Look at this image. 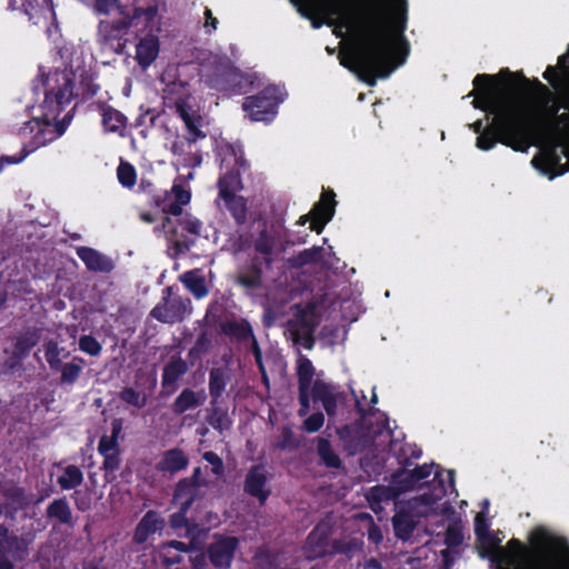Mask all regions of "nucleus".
Segmentation results:
<instances>
[{
	"instance_id": "10",
	"label": "nucleus",
	"mask_w": 569,
	"mask_h": 569,
	"mask_svg": "<svg viewBox=\"0 0 569 569\" xmlns=\"http://www.w3.org/2000/svg\"><path fill=\"white\" fill-rule=\"evenodd\" d=\"M499 569H525L526 553L518 541H510L508 549H500L496 555Z\"/></svg>"
},
{
	"instance_id": "16",
	"label": "nucleus",
	"mask_w": 569,
	"mask_h": 569,
	"mask_svg": "<svg viewBox=\"0 0 569 569\" xmlns=\"http://www.w3.org/2000/svg\"><path fill=\"white\" fill-rule=\"evenodd\" d=\"M164 527V520L156 512L149 511L140 520L136 528L134 540L139 543L144 542L150 535L161 531Z\"/></svg>"
},
{
	"instance_id": "29",
	"label": "nucleus",
	"mask_w": 569,
	"mask_h": 569,
	"mask_svg": "<svg viewBox=\"0 0 569 569\" xmlns=\"http://www.w3.org/2000/svg\"><path fill=\"white\" fill-rule=\"evenodd\" d=\"M177 111L184 121L193 138L199 137L201 134L199 131V118L194 114V112L183 103L177 104Z\"/></svg>"
},
{
	"instance_id": "42",
	"label": "nucleus",
	"mask_w": 569,
	"mask_h": 569,
	"mask_svg": "<svg viewBox=\"0 0 569 569\" xmlns=\"http://www.w3.org/2000/svg\"><path fill=\"white\" fill-rule=\"evenodd\" d=\"M323 422L325 417L322 413H313L303 421V428L308 432H316L323 426Z\"/></svg>"
},
{
	"instance_id": "41",
	"label": "nucleus",
	"mask_w": 569,
	"mask_h": 569,
	"mask_svg": "<svg viewBox=\"0 0 569 569\" xmlns=\"http://www.w3.org/2000/svg\"><path fill=\"white\" fill-rule=\"evenodd\" d=\"M209 387H210V393L213 397L219 396L220 392L223 390L224 379H223V375L220 370L217 369V370L211 371Z\"/></svg>"
},
{
	"instance_id": "4",
	"label": "nucleus",
	"mask_w": 569,
	"mask_h": 569,
	"mask_svg": "<svg viewBox=\"0 0 569 569\" xmlns=\"http://www.w3.org/2000/svg\"><path fill=\"white\" fill-rule=\"evenodd\" d=\"M432 472V468L429 466L419 467L412 471H402L396 475L388 487H377L372 489V496L380 500L393 499L400 493L412 489L421 488L420 481L428 478Z\"/></svg>"
},
{
	"instance_id": "28",
	"label": "nucleus",
	"mask_w": 569,
	"mask_h": 569,
	"mask_svg": "<svg viewBox=\"0 0 569 569\" xmlns=\"http://www.w3.org/2000/svg\"><path fill=\"white\" fill-rule=\"evenodd\" d=\"M83 475L76 466H68L58 478V483L64 490L72 489L82 482Z\"/></svg>"
},
{
	"instance_id": "30",
	"label": "nucleus",
	"mask_w": 569,
	"mask_h": 569,
	"mask_svg": "<svg viewBox=\"0 0 569 569\" xmlns=\"http://www.w3.org/2000/svg\"><path fill=\"white\" fill-rule=\"evenodd\" d=\"M242 188L238 173H228L219 180L220 197L234 194Z\"/></svg>"
},
{
	"instance_id": "24",
	"label": "nucleus",
	"mask_w": 569,
	"mask_h": 569,
	"mask_svg": "<svg viewBox=\"0 0 569 569\" xmlns=\"http://www.w3.org/2000/svg\"><path fill=\"white\" fill-rule=\"evenodd\" d=\"M180 280L196 298H203L208 293L203 276L199 270L184 272Z\"/></svg>"
},
{
	"instance_id": "37",
	"label": "nucleus",
	"mask_w": 569,
	"mask_h": 569,
	"mask_svg": "<svg viewBox=\"0 0 569 569\" xmlns=\"http://www.w3.org/2000/svg\"><path fill=\"white\" fill-rule=\"evenodd\" d=\"M318 452L327 466H329V467H338L339 466L340 460H339L338 456L332 451V449L327 440H323V439L319 440Z\"/></svg>"
},
{
	"instance_id": "6",
	"label": "nucleus",
	"mask_w": 569,
	"mask_h": 569,
	"mask_svg": "<svg viewBox=\"0 0 569 569\" xmlns=\"http://www.w3.org/2000/svg\"><path fill=\"white\" fill-rule=\"evenodd\" d=\"M162 229L166 232L168 241L174 246L177 252H183L189 248L191 242L184 232L191 236L199 234L200 222L190 216L183 217L177 222L171 218H166L162 223Z\"/></svg>"
},
{
	"instance_id": "9",
	"label": "nucleus",
	"mask_w": 569,
	"mask_h": 569,
	"mask_svg": "<svg viewBox=\"0 0 569 569\" xmlns=\"http://www.w3.org/2000/svg\"><path fill=\"white\" fill-rule=\"evenodd\" d=\"M238 540L233 537H219L208 548V556L216 568L227 569L230 567Z\"/></svg>"
},
{
	"instance_id": "35",
	"label": "nucleus",
	"mask_w": 569,
	"mask_h": 569,
	"mask_svg": "<svg viewBox=\"0 0 569 569\" xmlns=\"http://www.w3.org/2000/svg\"><path fill=\"white\" fill-rule=\"evenodd\" d=\"M48 515L50 517L58 518L62 522H68L71 518V511L68 503L64 500H56L48 508Z\"/></svg>"
},
{
	"instance_id": "20",
	"label": "nucleus",
	"mask_w": 569,
	"mask_h": 569,
	"mask_svg": "<svg viewBox=\"0 0 569 569\" xmlns=\"http://www.w3.org/2000/svg\"><path fill=\"white\" fill-rule=\"evenodd\" d=\"M167 200L170 202L163 208V212L177 217L182 213V206L190 201V192L181 186L174 184L167 196Z\"/></svg>"
},
{
	"instance_id": "45",
	"label": "nucleus",
	"mask_w": 569,
	"mask_h": 569,
	"mask_svg": "<svg viewBox=\"0 0 569 569\" xmlns=\"http://www.w3.org/2000/svg\"><path fill=\"white\" fill-rule=\"evenodd\" d=\"M231 332L240 339H247L252 336V330L248 322H239L230 326Z\"/></svg>"
},
{
	"instance_id": "59",
	"label": "nucleus",
	"mask_w": 569,
	"mask_h": 569,
	"mask_svg": "<svg viewBox=\"0 0 569 569\" xmlns=\"http://www.w3.org/2000/svg\"><path fill=\"white\" fill-rule=\"evenodd\" d=\"M253 348H254V353H256L257 361L259 362L260 361V352H259V349L257 347V342L256 341H253Z\"/></svg>"
},
{
	"instance_id": "38",
	"label": "nucleus",
	"mask_w": 569,
	"mask_h": 569,
	"mask_svg": "<svg viewBox=\"0 0 569 569\" xmlns=\"http://www.w3.org/2000/svg\"><path fill=\"white\" fill-rule=\"evenodd\" d=\"M79 348L81 351L90 355L92 357H97L101 353L102 346L100 342L93 338L92 336H82L79 339Z\"/></svg>"
},
{
	"instance_id": "1",
	"label": "nucleus",
	"mask_w": 569,
	"mask_h": 569,
	"mask_svg": "<svg viewBox=\"0 0 569 569\" xmlns=\"http://www.w3.org/2000/svg\"><path fill=\"white\" fill-rule=\"evenodd\" d=\"M310 19L313 28L333 27L338 37L350 33L356 40L341 63L375 84L391 70L393 47L405 29L406 0H290Z\"/></svg>"
},
{
	"instance_id": "13",
	"label": "nucleus",
	"mask_w": 569,
	"mask_h": 569,
	"mask_svg": "<svg viewBox=\"0 0 569 569\" xmlns=\"http://www.w3.org/2000/svg\"><path fill=\"white\" fill-rule=\"evenodd\" d=\"M77 254L91 271L110 272L113 269L112 260L92 248L79 247Z\"/></svg>"
},
{
	"instance_id": "43",
	"label": "nucleus",
	"mask_w": 569,
	"mask_h": 569,
	"mask_svg": "<svg viewBox=\"0 0 569 569\" xmlns=\"http://www.w3.org/2000/svg\"><path fill=\"white\" fill-rule=\"evenodd\" d=\"M209 423L216 429L223 430L229 427V419L224 412L214 410L209 418Z\"/></svg>"
},
{
	"instance_id": "17",
	"label": "nucleus",
	"mask_w": 569,
	"mask_h": 569,
	"mask_svg": "<svg viewBox=\"0 0 569 569\" xmlns=\"http://www.w3.org/2000/svg\"><path fill=\"white\" fill-rule=\"evenodd\" d=\"M206 400L207 395L203 390L193 391L191 389H184L172 403V410L180 415L187 410L202 406Z\"/></svg>"
},
{
	"instance_id": "8",
	"label": "nucleus",
	"mask_w": 569,
	"mask_h": 569,
	"mask_svg": "<svg viewBox=\"0 0 569 569\" xmlns=\"http://www.w3.org/2000/svg\"><path fill=\"white\" fill-rule=\"evenodd\" d=\"M186 537L190 538L189 543L172 540L158 547V556L164 565L172 566L179 563L182 559L181 553L190 552L200 547L201 542L197 541L196 537L193 536V530L187 529Z\"/></svg>"
},
{
	"instance_id": "21",
	"label": "nucleus",
	"mask_w": 569,
	"mask_h": 569,
	"mask_svg": "<svg viewBox=\"0 0 569 569\" xmlns=\"http://www.w3.org/2000/svg\"><path fill=\"white\" fill-rule=\"evenodd\" d=\"M197 492L198 487L193 479L181 480L176 488L174 501L179 505L182 511H187L197 496Z\"/></svg>"
},
{
	"instance_id": "34",
	"label": "nucleus",
	"mask_w": 569,
	"mask_h": 569,
	"mask_svg": "<svg viewBox=\"0 0 569 569\" xmlns=\"http://www.w3.org/2000/svg\"><path fill=\"white\" fill-rule=\"evenodd\" d=\"M217 64L214 68L211 63H207L202 67V76L207 77L211 81H216L218 77L226 76L230 72V66L228 61H214Z\"/></svg>"
},
{
	"instance_id": "22",
	"label": "nucleus",
	"mask_w": 569,
	"mask_h": 569,
	"mask_svg": "<svg viewBox=\"0 0 569 569\" xmlns=\"http://www.w3.org/2000/svg\"><path fill=\"white\" fill-rule=\"evenodd\" d=\"M315 322L311 313H303L299 326L293 325L291 329L292 338L296 342H301L306 348L312 347L311 335Z\"/></svg>"
},
{
	"instance_id": "53",
	"label": "nucleus",
	"mask_w": 569,
	"mask_h": 569,
	"mask_svg": "<svg viewBox=\"0 0 569 569\" xmlns=\"http://www.w3.org/2000/svg\"><path fill=\"white\" fill-rule=\"evenodd\" d=\"M545 79H547L553 87H557L558 81V71L555 67H548L545 74Z\"/></svg>"
},
{
	"instance_id": "39",
	"label": "nucleus",
	"mask_w": 569,
	"mask_h": 569,
	"mask_svg": "<svg viewBox=\"0 0 569 569\" xmlns=\"http://www.w3.org/2000/svg\"><path fill=\"white\" fill-rule=\"evenodd\" d=\"M118 179L124 187H132L136 183V170L126 162H121L118 167Z\"/></svg>"
},
{
	"instance_id": "64",
	"label": "nucleus",
	"mask_w": 569,
	"mask_h": 569,
	"mask_svg": "<svg viewBox=\"0 0 569 569\" xmlns=\"http://www.w3.org/2000/svg\"><path fill=\"white\" fill-rule=\"evenodd\" d=\"M565 59H566V57H565V56H563V57H561V58L559 59V63H560V64H562V62H563V60H565Z\"/></svg>"
},
{
	"instance_id": "23",
	"label": "nucleus",
	"mask_w": 569,
	"mask_h": 569,
	"mask_svg": "<svg viewBox=\"0 0 569 569\" xmlns=\"http://www.w3.org/2000/svg\"><path fill=\"white\" fill-rule=\"evenodd\" d=\"M312 391L313 397L322 402L326 412L333 416L337 408V396L332 388L322 381H316Z\"/></svg>"
},
{
	"instance_id": "61",
	"label": "nucleus",
	"mask_w": 569,
	"mask_h": 569,
	"mask_svg": "<svg viewBox=\"0 0 569 569\" xmlns=\"http://www.w3.org/2000/svg\"><path fill=\"white\" fill-rule=\"evenodd\" d=\"M475 127H476V131H478V130L481 128V122H480V121H478V122L475 124Z\"/></svg>"
},
{
	"instance_id": "25",
	"label": "nucleus",
	"mask_w": 569,
	"mask_h": 569,
	"mask_svg": "<svg viewBox=\"0 0 569 569\" xmlns=\"http://www.w3.org/2000/svg\"><path fill=\"white\" fill-rule=\"evenodd\" d=\"M413 517L416 516L410 512V509L408 511L401 510L393 517V528L399 538L406 539L412 532L415 528Z\"/></svg>"
},
{
	"instance_id": "12",
	"label": "nucleus",
	"mask_w": 569,
	"mask_h": 569,
	"mask_svg": "<svg viewBox=\"0 0 569 569\" xmlns=\"http://www.w3.org/2000/svg\"><path fill=\"white\" fill-rule=\"evenodd\" d=\"M244 490L252 497L258 498L261 503L266 501L270 495V489L267 486L266 471L261 467H254L249 471L244 482Z\"/></svg>"
},
{
	"instance_id": "7",
	"label": "nucleus",
	"mask_w": 569,
	"mask_h": 569,
	"mask_svg": "<svg viewBox=\"0 0 569 569\" xmlns=\"http://www.w3.org/2000/svg\"><path fill=\"white\" fill-rule=\"evenodd\" d=\"M279 102L278 90L267 88L261 93L247 98L243 108L252 120L263 121L274 113Z\"/></svg>"
},
{
	"instance_id": "56",
	"label": "nucleus",
	"mask_w": 569,
	"mask_h": 569,
	"mask_svg": "<svg viewBox=\"0 0 569 569\" xmlns=\"http://www.w3.org/2000/svg\"><path fill=\"white\" fill-rule=\"evenodd\" d=\"M207 21L206 27L211 26V28L214 30L217 28V19L211 16V12L207 10Z\"/></svg>"
},
{
	"instance_id": "60",
	"label": "nucleus",
	"mask_w": 569,
	"mask_h": 569,
	"mask_svg": "<svg viewBox=\"0 0 569 569\" xmlns=\"http://www.w3.org/2000/svg\"><path fill=\"white\" fill-rule=\"evenodd\" d=\"M307 220H308V217H307V216L301 217V218H300V222H301V224H305V223L307 222Z\"/></svg>"
},
{
	"instance_id": "40",
	"label": "nucleus",
	"mask_w": 569,
	"mask_h": 569,
	"mask_svg": "<svg viewBox=\"0 0 569 569\" xmlns=\"http://www.w3.org/2000/svg\"><path fill=\"white\" fill-rule=\"evenodd\" d=\"M121 399L137 408H142L147 402L143 395H140L131 388L124 389L121 392Z\"/></svg>"
},
{
	"instance_id": "11",
	"label": "nucleus",
	"mask_w": 569,
	"mask_h": 569,
	"mask_svg": "<svg viewBox=\"0 0 569 569\" xmlns=\"http://www.w3.org/2000/svg\"><path fill=\"white\" fill-rule=\"evenodd\" d=\"M443 490L441 488L426 491L409 501L410 512L416 517H425L437 510L438 501L441 499Z\"/></svg>"
},
{
	"instance_id": "31",
	"label": "nucleus",
	"mask_w": 569,
	"mask_h": 569,
	"mask_svg": "<svg viewBox=\"0 0 569 569\" xmlns=\"http://www.w3.org/2000/svg\"><path fill=\"white\" fill-rule=\"evenodd\" d=\"M221 198L224 200L226 206L232 212V214L237 219V221L242 222L246 218V212H247V206H246L244 199L237 194H231L229 197H221Z\"/></svg>"
},
{
	"instance_id": "44",
	"label": "nucleus",
	"mask_w": 569,
	"mask_h": 569,
	"mask_svg": "<svg viewBox=\"0 0 569 569\" xmlns=\"http://www.w3.org/2000/svg\"><path fill=\"white\" fill-rule=\"evenodd\" d=\"M184 372V366L180 362L170 363L163 373L164 381H173Z\"/></svg>"
},
{
	"instance_id": "33",
	"label": "nucleus",
	"mask_w": 569,
	"mask_h": 569,
	"mask_svg": "<svg viewBox=\"0 0 569 569\" xmlns=\"http://www.w3.org/2000/svg\"><path fill=\"white\" fill-rule=\"evenodd\" d=\"M46 359L52 369H59L62 365L63 348H60L57 342L49 341L46 343Z\"/></svg>"
},
{
	"instance_id": "63",
	"label": "nucleus",
	"mask_w": 569,
	"mask_h": 569,
	"mask_svg": "<svg viewBox=\"0 0 569 569\" xmlns=\"http://www.w3.org/2000/svg\"><path fill=\"white\" fill-rule=\"evenodd\" d=\"M208 429L207 428H203L201 431H200V435L204 436L207 433Z\"/></svg>"
},
{
	"instance_id": "2",
	"label": "nucleus",
	"mask_w": 569,
	"mask_h": 569,
	"mask_svg": "<svg viewBox=\"0 0 569 569\" xmlns=\"http://www.w3.org/2000/svg\"><path fill=\"white\" fill-rule=\"evenodd\" d=\"M491 78L479 74L473 84L480 91L473 106L493 116L495 137L481 134L477 147L489 150L497 140L516 150H526L533 129V116L530 108L515 94L489 83Z\"/></svg>"
},
{
	"instance_id": "47",
	"label": "nucleus",
	"mask_w": 569,
	"mask_h": 569,
	"mask_svg": "<svg viewBox=\"0 0 569 569\" xmlns=\"http://www.w3.org/2000/svg\"><path fill=\"white\" fill-rule=\"evenodd\" d=\"M102 456L104 457L103 467L107 470L113 471V470L118 469L119 463H120L119 450L112 451V452L102 453Z\"/></svg>"
},
{
	"instance_id": "14",
	"label": "nucleus",
	"mask_w": 569,
	"mask_h": 569,
	"mask_svg": "<svg viewBox=\"0 0 569 569\" xmlns=\"http://www.w3.org/2000/svg\"><path fill=\"white\" fill-rule=\"evenodd\" d=\"M332 193H323L320 201L311 211V229L321 232L323 226L331 219L333 213Z\"/></svg>"
},
{
	"instance_id": "55",
	"label": "nucleus",
	"mask_w": 569,
	"mask_h": 569,
	"mask_svg": "<svg viewBox=\"0 0 569 569\" xmlns=\"http://www.w3.org/2000/svg\"><path fill=\"white\" fill-rule=\"evenodd\" d=\"M0 569H13V563L8 559V555L0 548Z\"/></svg>"
},
{
	"instance_id": "52",
	"label": "nucleus",
	"mask_w": 569,
	"mask_h": 569,
	"mask_svg": "<svg viewBox=\"0 0 569 569\" xmlns=\"http://www.w3.org/2000/svg\"><path fill=\"white\" fill-rule=\"evenodd\" d=\"M256 248L258 251L262 253H269L271 250L270 240L267 237L261 236L260 239L257 241Z\"/></svg>"
},
{
	"instance_id": "49",
	"label": "nucleus",
	"mask_w": 569,
	"mask_h": 569,
	"mask_svg": "<svg viewBox=\"0 0 569 569\" xmlns=\"http://www.w3.org/2000/svg\"><path fill=\"white\" fill-rule=\"evenodd\" d=\"M238 281L244 287L252 288L259 284V277L257 274H252L250 277L240 274L238 277Z\"/></svg>"
},
{
	"instance_id": "26",
	"label": "nucleus",
	"mask_w": 569,
	"mask_h": 569,
	"mask_svg": "<svg viewBox=\"0 0 569 569\" xmlns=\"http://www.w3.org/2000/svg\"><path fill=\"white\" fill-rule=\"evenodd\" d=\"M102 122L107 131L124 134L126 118L117 110L107 109L103 111Z\"/></svg>"
},
{
	"instance_id": "3",
	"label": "nucleus",
	"mask_w": 569,
	"mask_h": 569,
	"mask_svg": "<svg viewBox=\"0 0 569 569\" xmlns=\"http://www.w3.org/2000/svg\"><path fill=\"white\" fill-rule=\"evenodd\" d=\"M161 11H164V4L154 0L147 7L134 4L133 13L122 19L117 26L110 22H101L99 26L100 34L106 39L117 37L121 30L134 28L143 33H154L161 30Z\"/></svg>"
},
{
	"instance_id": "36",
	"label": "nucleus",
	"mask_w": 569,
	"mask_h": 569,
	"mask_svg": "<svg viewBox=\"0 0 569 569\" xmlns=\"http://www.w3.org/2000/svg\"><path fill=\"white\" fill-rule=\"evenodd\" d=\"M120 425L113 423L112 435L110 437L103 436L99 441V452L107 453L119 450L117 438L120 432Z\"/></svg>"
},
{
	"instance_id": "51",
	"label": "nucleus",
	"mask_w": 569,
	"mask_h": 569,
	"mask_svg": "<svg viewBox=\"0 0 569 569\" xmlns=\"http://www.w3.org/2000/svg\"><path fill=\"white\" fill-rule=\"evenodd\" d=\"M308 389H300V403L301 409L299 410L300 416H305L309 409Z\"/></svg>"
},
{
	"instance_id": "57",
	"label": "nucleus",
	"mask_w": 569,
	"mask_h": 569,
	"mask_svg": "<svg viewBox=\"0 0 569 569\" xmlns=\"http://www.w3.org/2000/svg\"><path fill=\"white\" fill-rule=\"evenodd\" d=\"M541 569H562L560 566H558L557 563H548L546 566H543ZM568 569H569V556H568Z\"/></svg>"
},
{
	"instance_id": "46",
	"label": "nucleus",
	"mask_w": 569,
	"mask_h": 569,
	"mask_svg": "<svg viewBox=\"0 0 569 569\" xmlns=\"http://www.w3.org/2000/svg\"><path fill=\"white\" fill-rule=\"evenodd\" d=\"M206 461H208L212 467V472L216 475H221L223 471L222 460L211 451H208L203 455Z\"/></svg>"
},
{
	"instance_id": "27",
	"label": "nucleus",
	"mask_w": 569,
	"mask_h": 569,
	"mask_svg": "<svg viewBox=\"0 0 569 569\" xmlns=\"http://www.w3.org/2000/svg\"><path fill=\"white\" fill-rule=\"evenodd\" d=\"M84 366V360L79 357H74L70 362L61 365V382L72 385L79 378Z\"/></svg>"
},
{
	"instance_id": "48",
	"label": "nucleus",
	"mask_w": 569,
	"mask_h": 569,
	"mask_svg": "<svg viewBox=\"0 0 569 569\" xmlns=\"http://www.w3.org/2000/svg\"><path fill=\"white\" fill-rule=\"evenodd\" d=\"M118 3V0H94V10L108 14Z\"/></svg>"
},
{
	"instance_id": "18",
	"label": "nucleus",
	"mask_w": 569,
	"mask_h": 569,
	"mask_svg": "<svg viewBox=\"0 0 569 569\" xmlns=\"http://www.w3.org/2000/svg\"><path fill=\"white\" fill-rule=\"evenodd\" d=\"M31 539L16 536L6 537L0 541V548L16 561L24 559Z\"/></svg>"
},
{
	"instance_id": "32",
	"label": "nucleus",
	"mask_w": 569,
	"mask_h": 569,
	"mask_svg": "<svg viewBox=\"0 0 569 569\" xmlns=\"http://www.w3.org/2000/svg\"><path fill=\"white\" fill-rule=\"evenodd\" d=\"M315 369L311 361L300 358L298 362V376L300 389H309L313 378Z\"/></svg>"
},
{
	"instance_id": "50",
	"label": "nucleus",
	"mask_w": 569,
	"mask_h": 569,
	"mask_svg": "<svg viewBox=\"0 0 569 569\" xmlns=\"http://www.w3.org/2000/svg\"><path fill=\"white\" fill-rule=\"evenodd\" d=\"M184 513H186V511H182V509L180 508L179 512L173 513L171 516L170 525L172 528H180V527L184 526V523H186Z\"/></svg>"
},
{
	"instance_id": "54",
	"label": "nucleus",
	"mask_w": 569,
	"mask_h": 569,
	"mask_svg": "<svg viewBox=\"0 0 569 569\" xmlns=\"http://www.w3.org/2000/svg\"><path fill=\"white\" fill-rule=\"evenodd\" d=\"M192 569H207L206 559L203 555H198L190 558Z\"/></svg>"
},
{
	"instance_id": "62",
	"label": "nucleus",
	"mask_w": 569,
	"mask_h": 569,
	"mask_svg": "<svg viewBox=\"0 0 569 569\" xmlns=\"http://www.w3.org/2000/svg\"><path fill=\"white\" fill-rule=\"evenodd\" d=\"M199 473H200V469L198 468L194 470L193 478H197L199 476Z\"/></svg>"
},
{
	"instance_id": "58",
	"label": "nucleus",
	"mask_w": 569,
	"mask_h": 569,
	"mask_svg": "<svg viewBox=\"0 0 569 569\" xmlns=\"http://www.w3.org/2000/svg\"><path fill=\"white\" fill-rule=\"evenodd\" d=\"M140 217H141V219H142L143 221L149 222V223H150V222H152V221L154 220V219H153V217H152V214H151V213H147V212L141 213V216H140Z\"/></svg>"
},
{
	"instance_id": "5",
	"label": "nucleus",
	"mask_w": 569,
	"mask_h": 569,
	"mask_svg": "<svg viewBox=\"0 0 569 569\" xmlns=\"http://www.w3.org/2000/svg\"><path fill=\"white\" fill-rule=\"evenodd\" d=\"M191 312V301L173 292L171 287L163 291V297L151 311L157 320L164 323L182 321Z\"/></svg>"
},
{
	"instance_id": "19",
	"label": "nucleus",
	"mask_w": 569,
	"mask_h": 569,
	"mask_svg": "<svg viewBox=\"0 0 569 569\" xmlns=\"http://www.w3.org/2000/svg\"><path fill=\"white\" fill-rule=\"evenodd\" d=\"M187 465L188 458L186 455L179 449H171L164 452L163 457L157 465V469L174 473L184 469Z\"/></svg>"
},
{
	"instance_id": "15",
	"label": "nucleus",
	"mask_w": 569,
	"mask_h": 569,
	"mask_svg": "<svg viewBox=\"0 0 569 569\" xmlns=\"http://www.w3.org/2000/svg\"><path fill=\"white\" fill-rule=\"evenodd\" d=\"M159 52V40L154 33L146 34L137 44L136 58L139 64L150 66Z\"/></svg>"
}]
</instances>
